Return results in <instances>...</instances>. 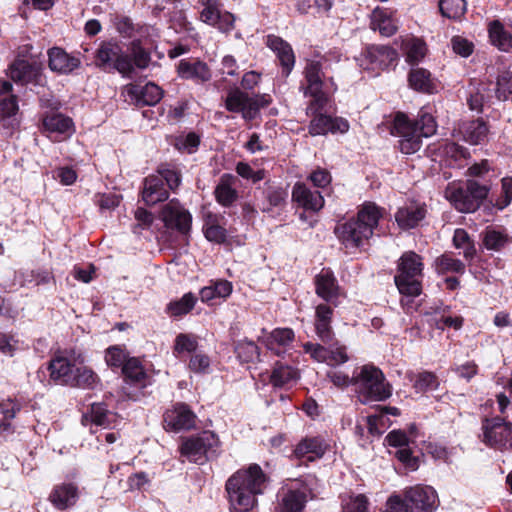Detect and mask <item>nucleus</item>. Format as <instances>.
Masks as SVG:
<instances>
[{"label": "nucleus", "mask_w": 512, "mask_h": 512, "mask_svg": "<svg viewBox=\"0 0 512 512\" xmlns=\"http://www.w3.org/2000/svg\"><path fill=\"white\" fill-rule=\"evenodd\" d=\"M268 477L257 464L240 469L231 475L225 485L231 512H253L256 496L262 494Z\"/></svg>", "instance_id": "nucleus-1"}, {"label": "nucleus", "mask_w": 512, "mask_h": 512, "mask_svg": "<svg viewBox=\"0 0 512 512\" xmlns=\"http://www.w3.org/2000/svg\"><path fill=\"white\" fill-rule=\"evenodd\" d=\"M385 209L373 202H365L358 210L356 217L338 224L334 233L346 249L362 248L378 231L380 220Z\"/></svg>", "instance_id": "nucleus-2"}, {"label": "nucleus", "mask_w": 512, "mask_h": 512, "mask_svg": "<svg viewBox=\"0 0 512 512\" xmlns=\"http://www.w3.org/2000/svg\"><path fill=\"white\" fill-rule=\"evenodd\" d=\"M437 130V124L431 113L421 108L417 119L411 121L402 112L396 113L391 133L399 136V149L404 154L416 153L422 146V137H430Z\"/></svg>", "instance_id": "nucleus-3"}, {"label": "nucleus", "mask_w": 512, "mask_h": 512, "mask_svg": "<svg viewBox=\"0 0 512 512\" xmlns=\"http://www.w3.org/2000/svg\"><path fill=\"white\" fill-rule=\"evenodd\" d=\"M424 263L422 257L414 251L404 252L397 262L395 285L403 296L401 305L407 313L414 310L411 298L422 293Z\"/></svg>", "instance_id": "nucleus-4"}, {"label": "nucleus", "mask_w": 512, "mask_h": 512, "mask_svg": "<svg viewBox=\"0 0 512 512\" xmlns=\"http://www.w3.org/2000/svg\"><path fill=\"white\" fill-rule=\"evenodd\" d=\"M353 386L361 403L384 401L392 394V387L383 372L373 366L364 365L353 373Z\"/></svg>", "instance_id": "nucleus-5"}, {"label": "nucleus", "mask_w": 512, "mask_h": 512, "mask_svg": "<svg viewBox=\"0 0 512 512\" xmlns=\"http://www.w3.org/2000/svg\"><path fill=\"white\" fill-rule=\"evenodd\" d=\"M390 512H433L437 507V494L431 486L416 485L393 494L387 500Z\"/></svg>", "instance_id": "nucleus-6"}, {"label": "nucleus", "mask_w": 512, "mask_h": 512, "mask_svg": "<svg viewBox=\"0 0 512 512\" xmlns=\"http://www.w3.org/2000/svg\"><path fill=\"white\" fill-rule=\"evenodd\" d=\"M303 74L304 82L301 85V90L306 97H311L308 109L313 113L324 109L328 103V91L336 90L333 78H328L331 85V88H328L324 82L325 74L320 60H307Z\"/></svg>", "instance_id": "nucleus-7"}, {"label": "nucleus", "mask_w": 512, "mask_h": 512, "mask_svg": "<svg viewBox=\"0 0 512 512\" xmlns=\"http://www.w3.org/2000/svg\"><path fill=\"white\" fill-rule=\"evenodd\" d=\"M489 193V187L474 180L449 183L445 189L446 199L460 212L477 210Z\"/></svg>", "instance_id": "nucleus-8"}, {"label": "nucleus", "mask_w": 512, "mask_h": 512, "mask_svg": "<svg viewBox=\"0 0 512 512\" xmlns=\"http://www.w3.org/2000/svg\"><path fill=\"white\" fill-rule=\"evenodd\" d=\"M219 439L212 431H203L186 438L180 445L181 456L190 462L203 464L218 454Z\"/></svg>", "instance_id": "nucleus-9"}, {"label": "nucleus", "mask_w": 512, "mask_h": 512, "mask_svg": "<svg viewBox=\"0 0 512 512\" xmlns=\"http://www.w3.org/2000/svg\"><path fill=\"white\" fill-rule=\"evenodd\" d=\"M479 438L489 448L512 451V423L501 416L484 417Z\"/></svg>", "instance_id": "nucleus-10"}, {"label": "nucleus", "mask_w": 512, "mask_h": 512, "mask_svg": "<svg viewBox=\"0 0 512 512\" xmlns=\"http://www.w3.org/2000/svg\"><path fill=\"white\" fill-rule=\"evenodd\" d=\"M95 61L103 69L113 68L125 77H132V60L116 42H102L96 51Z\"/></svg>", "instance_id": "nucleus-11"}, {"label": "nucleus", "mask_w": 512, "mask_h": 512, "mask_svg": "<svg viewBox=\"0 0 512 512\" xmlns=\"http://www.w3.org/2000/svg\"><path fill=\"white\" fill-rule=\"evenodd\" d=\"M197 4L202 7L199 16L202 22L225 34L234 29L235 17L232 13L221 10L220 0H197Z\"/></svg>", "instance_id": "nucleus-12"}, {"label": "nucleus", "mask_w": 512, "mask_h": 512, "mask_svg": "<svg viewBox=\"0 0 512 512\" xmlns=\"http://www.w3.org/2000/svg\"><path fill=\"white\" fill-rule=\"evenodd\" d=\"M121 94L125 102L139 108L154 106L163 97L162 89L152 82H148L145 85L139 83L127 84L123 87Z\"/></svg>", "instance_id": "nucleus-13"}, {"label": "nucleus", "mask_w": 512, "mask_h": 512, "mask_svg": "<svg viewBox=\"0 0 512 512\" xmlns=\"http://www.w3.org/2000/svg\"><path fill=\"white\" fill-rule=\"evenodd\" d=\"M398 54L395 49L386 45H372L366 48L360 59V66L372 72H378L395 66Z\"/></svg>", "instance_id": "nucleus-14"}, {"label": "nucleus", "mask_w": 512, "mask_h": 512, "mask_svg": "<svg viewBox=\"0 0 512 512\" xmlns=\"http://www.w3.org/2000/svg\"><path fill=\"white\" fill-rule=\"evenodd\" d=\"M161 219L165 226L187 234L191 229L192 216L177 199L170 200L161 210Z\"/></svg>", "instance_id": "nucleus-15"}, {"label": "nucleus", "mask_w": 512, "mask_h": 512, "mask_svg": "<svg viewBox=\"0 0 512 512\" xmlns=\"http://www.w3.org/2000/svg\"><path fill=\"white\" fill-rule=\"evenodd\" d=\"M264 43L275 54L281 68V76L287 78L296 63V56L292 46L286 40L274 34L267 35Z\"/></svg>", "instance_id": "nucleus-16"}, {"label": "nucleus", "mask_w": 512, "mask_h": 512, "mask_svg": "<svg viewBox=\"0 0 512 512\" xmlns=\"http://www.w3.org/2000/svg\"><path fill=\"white\" fill-rule=\"evenodd\" d=\"M309 489L300 480L291 481L282 488L280 512H303Z\"/></svg>", "instance_id": "nucleus-17"}, {"label": "nucleus", "mask_w": 512, "mask_h": 512, "mask_svg": "<svg viewBox=\"0 0 512 512\" xmlns=\"http://www.w3.org/2000/svg\"><path fill=\"white\" fill-rule=\"evenodd\" d=\"M42 126L49 133L53 141H62L70 137L74 132L73 120L59 112L49 111L42 116Z\"/></svg>", "instance_id": "nucleus-18"}, {"label": "nucleus", "mask_w": 512, "mask_h": 512, "mask_svg": "<svg viewBox=\"0 0 512 512\" xmlns=\"http://www.w3.org/2000/svg\"><path fill=\"white\" fill-rule=\"evenodd\" d=\"M330 445L322 435L306 436L295 446L293 455L296 459L305 462H314L321 459Z\"/></svg>", "instance_id": "nucleus-19"}, {"label": "nucleus", "mask_w": 512, "mask_h": 512, "mask_svg": "<svg viewBox=\"0 0 512 512\" xmlns=\"http://www.w3.org/2000/svg\"><path fill=\"white\" fill-rule=\"evenodd\" d=\"M195 414L184 403H178L163 415L164 428L168 431L189 430L195 425Z\"/></svg>", "instance_id": "nucleus-20"}, {"label": "nucleus", "mask_w": 512, "mask_h": 512, "mask_svg": "<svg viewBox=\"0 0 512 512\" xmlns=\"http://www.w3.org/2000/svg\"><path fill=\"white\" fill-rule=\"evenodd\" d=\"M294 341L295 333L291 328H275L265 337L264 344L276 356L292 357Z\"/></svg>", "instance_id": "nucleus-21"}, {"label": "nucleus", "mask_w": 512, "mask_h": 512, "mask_svg": "<svg viewBox=\"0 0 512 512\" xmlns=\"http://www.w3.org/2000/svg\"><path fill=\"white\" fill-rule=\"evenodd\" d=\"M11 90L12 84L0 78V129H13L16 125L18 104Z\"/></svg>", "instance_id": "nucleus-22"}, {"label": "nucleus", "mask_w": 512, "mask_h": 512, "mask_svg": "<svg viewBox=\"0 0 512 512\" xmlns=\"http://www.w3.org/2000/svg\"><path fill=\"white\" fill-rule=\"evenodd\" d=\"M321 110L317 112H311L307 108V113L313 115V118L309 125V133L313 136L316 135H325L328 132L331 133H345L349 129V123L346 119L341 117H330L325 114L320 113Z\"/></svg>", "instance_id": "nucleus-23"}, {"label": "nucleus", "mask_w": 512, "mask_h": 512, "mask_svg": "<svg viewBox=\"0 0 512 512\" xmlns=\"http://www.w3.org/2000/svg\"><path fill=\"white\" fill-rule=\"evenodd\" d=\"M292 200L307 211L318 212L324 206V197L305 183L297 182L292 189Z\"/></svg>", "instance_id": "nucleus-24"}, {"label": "nucleus", "mask_w": 512, "mask_h": 512, "mask_svg": "<svg viewBox=\"0 0 512 512\" xmlns=\"http://www.w3.org/2000/svg\"><path fill=\"white\" fill-rule=\"evenodd\" d=\"M333 305L321 303L315 308L314 328L318 339L324 344H331L334 340V331L331 323L333 318Z\"/></svg>", "instance_id": "nucleus-25"}, {"label": "nucleus", "mask_w": 512, "mask_h": 512, "mask_svg": "<svg viewBox=\"0 0 512 512\" xmlns=\"http://www.w3.org/2000/svg\"><path fill=\"white\" fill-rule=\"evenodd\" d=\"M316 294L324 301L336 307L339 296L338 282L333 272L328 268H323L315 277Z\"/></svg>", "instance_id": "nucleus-26"}, {"label": "nucleus", "mask_w": 512, "mask_h": 512, "mask_svg": "<svg viewBox=\"0 0 512 512\" xmlns=\"http://www.w3.org/2000/svg\"><path fill=\"white\" fill-rule=\"evenodd\" d=\"M177 72L180 78L192 80L197 84H203L211 79V70L208 65L196 59H182L178 63Z\"/></svg>", "instance_id": "nucleus-27"}, {"label": "nucleus", "mask_w": 512, "mask_h": 512, "mask_svg": "<svg viewBox=\"0 0 512 512\" xmlns=\"http://www.w3.org/2000/svg\"><path fill=\"white\" fill-rule=\"evenodd\" d=\"M10 77L21 84H39L41 81V69L36 63L24 59H16L9 67Z\"/></svg>", "instance_id": "nucleus-28"}, {"label": "nucleus", "mask_w": 512, "mask_h": 512, "mask_svg": "<svg viewBox=\"0 0 512 512\" xmlns=\"http://www.w3.org/2000/svg\"><path fill=\"white\" fill-rule=\"evenodd\" d=\"M78 487L74 483H61L51 490L48 500L58 510L64 511L74 506L78 500Z\"/></svg>", "instance_id": "nucleus-29"}, {"label": "nucleus", "mask_w": 512, "mask_h": 512, "mask_svg": "<svg viewBox=\"0 0 512 512\" xmlns=\"http://www.w3.org/2000/svg\"><path fill=\"white\" fill-rule=\"evenodd\" d=\"M141 195L145 204L155 205L168 199L169 189L162 177L152 174L144 178Z\"/></svg>", "instance_id": "nucleus-30"}, {"label": "nucleus", "mask_w": 512, "mask_h": 512, "mask_svg": "<svg viewBox=\"0 0 512 512\" xmlns=\"http://www.w3.org/2000/svg\"><path fill=\"white\" fill-rule=\"evenodd\" d=\"M236 184L237 177L232 174L225 173L220 177L214 195L221 206L231 207L238 200L239 194L236 190Z\"/></svg>", "instance_id": "nucleus-31"}, {"label": "nucleus", "mask_w": 512, "mask_h": 512, "mask_svg": "<svg viewBox=\"0 0 512 512\" xmlns=\"http://www.w3.org/2000/svg\"><path fill=\"white\" fill-rule=\"evenodd\" d=\"M49 67L60 74H69L80 66V59L69 55L59 47H53L48 51Z\"/></svg>", "instance_id": "nucleus-32"}, {"label": "nucleus", "mask_w": 512, "mask_h": 512, "mask_svg": "<svg viewBox=\"0 0 512 512\" xmlns=\"http://www.w3.org/2000/svg\"><path fill=\"white\" fill-rule=\"evenodd\" d=\"M458 130L463 140L472 145L483 143L489 132L487 123L483 119L463 121Z\"/></svg>", "instance_id": "nucleus-33"}, {"label": "nucleus", "mask_w": 512, "mask_h": 512, "mask_svg": "<svg viewBox=\"0 0 512 512\" xmlns=\"http://www.w3.org/2000/svg\"><path fill=\"white\" fill-rule=\"evenodd\" d=\"M488 36L491 44L502 52L512 51V30L501 21L493 20L488 24Z\"/></svg>", "instance_id": "nucleus-34"}, {"label": "nucleus", "mask_w": 512, "mask_h": 512, "mask_svg": "<svg viewBox=\"0 0 512 512\" xmlns=\"http://www.w3.org/2000/svg\"><path fill=\"white\" fill-rule=\"evenodd\" d=\"M297 368L277 362L270 375V383L275 388L289 389L295 385L299 379Z\"/></svg>", "instance_id": "nucleus-35"}, {"label": "nucleus", "mask_w": 512, "mask_h": 512, "mask_svg": "<svg viewBox=\"0 0 512 512\" xmlns=\"http://www.w3.org/2000/svg\"><path fill=\"white\" fill-rule=\"evenodd\" d=\"M233 291L232 283L225 279L211 280L209 285L203 287L200 292V300L212 305L216 299H226Z\"/></svg>", "instance_id": "nucleus-36"}, {"label": "nucleus", "mask_w": 512, "mask_h": 512, "mask_svg": "<svg viewBox=\"0 0 512 512\" xmlns=\"http://www.w3.org/2000/svg\"><path fill=\"white\" fill-rule=\"evenodd\" d=\"M426 215V209L421 205H408L398 209L395 214V220L400 228H415Z\"/></svg>", "instance_id": "nucleus-37"}, {"label": "nucleus", "mask_w": 512, "mask_h": 512, "mask_svg": "<svg viewBox=\"0 0 512 512\" xmlns=\"http://www.w3.org/2000/svg\"><path fill=\"white\" fill-rule=\"evenodd\" d=\"M483 246L490 251L500 252L512 243V237L504 229L488 226L481 233Z\"/></svg>", "instance_id": "nucleus-38"}, {"label": "nucleus", "mask_w": 512, "mask_h": 512, "mask_svg": "<svg viewBox=\"0 0 512 512\" xmlns=\"http://www.w3.org/2000/svg\"><path fill=\"white\" fill-rule=\"evenodd\" d=\"M408 82L411 88L418 92L432 94L436 91V80L427 69L412 68L408 75Z\"/></svg>", "instance_id": "nucleus-39"}, {"label": "nucleus", "mask_w": 512, "mask_h": 512, "mask_svg": "<svg viewBox=\"0 0 512 512\" xmlns=\"http://www.w3.org/2000/svg\"><path fill=\"white\" fill-rule=\"evenodd\" d=\"M433 268L438 275H463L466 271L464 262L455 258L452 252H445L436 257Z\"/></svg>", "instance_id": "nucleus-40"}, {"label": "nucleus", "mask_w": 512, "mask_h": 512, "mask_svg": "<svg viewBox=\"0 0 512 512\" xmlns=\"http://www.w3.org/2000/svg\"><path fill=\"white\" fill-rule=\"evenodd\" d=\"M74 370V365L65 357H56L49 364L51 378L65 385H70Z\"/></svg>", "instance_id": "nucleus-41"}, {"label": "nucleus", "mask_w": 512, "mask_h": 512, "mask_svg": "<svg viewBox=\"0 0 512 512\" xmlns=\"http://www.w3.org/2000/svg\"><path fill=\"white\" fill-rule=\"evenodd\" d=\"M20 410L21 404L17 400L8 399L0 403V434L14 431L11 421Z\"/></svg>", "instance_id": "nucleus-42"}, {"label": "nucleus", "mask_w": 512, "mask_h": 512, "mask_svg": "<svg viewBox=\"0 0 512 512\" xmlns=\"http://www.w3.org/2000/svg\"><path fill=\"white\" fill-rule=\"evenodd\" d=\"M371 28L386 37L392 36L397 30L394 20L386 10L381 8H376L372 12Z\"/></svg>", "instance_id": "nucleus-43"}, {"label": "nucleus", "mask_w": 512, "mask_h": 512, "mask_svg": "<svg viewBox=\"0 0 512 512\" xmlns=\"http://www.w3.org/2000/svg\"><path fill=\"white\" fill-rule=\"evenodd\" d=\"M88 417L93 425L103 428L109 427L115 420V414L107 408L105 403H93L89 413L84 415L85 419Z\"/></svg>", "instance_id": "nucleus-44"}, {"label": "nucleus", "mask_w": 512, "mask_h": 512, "mask_svg": "<svg viewBox=\"0 0 512 512\" xmlns=\"http://www.w3.org/2000/svg\"><path fill=\"white\" fill-rule=\"evenodd\" d=\"M446 164L452 168H461L467 165L470 156L469 151L456 144L449 143L445 146Z\"/></svg>", "instance_id": "nucleus-45"}, {"label": "nucleus", "mask_w": 512, "mask_h": 512, "mask_svg": "<svg viewBox=\"0 0 512 512\" xmlns=\"http://www.w3.org/2000/svg\"><path fill=\"white\" fill-rule=\"evenodd\" d=\"M122 372L130 382L145 385L147 373L138 358H129L123 365Z\"/></svg>", "instance_id": "nucleus-46"}, {"label": "nucleus", "mask_w": 512, "mask_h": 512, "mask_svg": "<svg viewBox=\"0 0 512 512\" xmlns=\"http://www.w3.org/2000/svg\"><path fill=\"white\" fill-rule=\"evenodd\" d=\"M234 352L242 363H253L259 360V347L254 341L240 340L235 344Z\"/></svg>", "instance_id": "nucleus-47"}, {"label": "nucleus", "mask_w": 512, "mask_h": 512, "mask_svg": "<svg viewBox=\"0 0 512 512\" xmlns=\"http://www.w3.org/2000/svg\"><path fill=\"white\" fill-rule=\"evenodd\" d=\"M99 382L98 375L87 367L75 368L70 386L93 389Z\"/></svg>", "instance_id": "nucleus-48"}, {"label": "nucleus", "mask_w": 512, "mask_h": 512, "mask_svg": "<svg viewBox=\"0 0 512 512\" xmlns=\"http://www.w3.org/2000/svg\"><path fill=\"white\" fill-rule=\"evenodd\" d=\"M116 29L125 38H132L136 35L144 36L148 32V26L133 23L127 16L116 17Z\"/></svg>", "instance_id": "nucleus-49"}, {"label": "nucleus", "mask_w": 512, "mask_h": 512, "mask_svg": "<svg viewBox=\"0 0 512 512\" xmlns=\"http://www.w3.org/2000/svg\"><path fill=\"white\" fill-rule=\"evenodd\" d=\"M205 238L217 244H222L227 239V230L221 226L216 216H209L203 226Z\"/></svg>", "instance_id": "nucleus-50"}, {"label": "nucleus", "mask_w": 512, "mask_h": 512, "mask_svg": "<svg viewBox=\"0 0 512 512\" xmlns=\"http://www.w3.org/2000/svg\"><path fill=\"white\" fill-rule=\"evenodd\" d=\"M266 203L263 204L261 210L269 212L273 207H282L286 203L288 193L286 189L280 186H270L264 191Z\"/></svg>", "instance_id": "nucleus-51"}, {"label": "nucleus", "mask_w": 512, "mask_h": 512, "mask_svg": "<svg viewBox=\"0 0 512 512\" xmlns=\"http://www.w3.org/2000/svg\"><path fill=\"white\" fill-rule=\"evenodd\" d=\"M197 297L188 292L184 294L179 300L172 301L167 305V312L173 317H181L189 313L195 306Z\"/></svg>", "instance_id": "nucleus-52"}, {"label": "nucleus", "mask_w": 512, "mask_h": 512, "mask_svg": "<svg viewBox=\"0 0 512 512\" xmlns=\"http://www.w3.org/2000/svg\"><path fill=\"white\" fill-rule=\"evenodd\" d=\"M252 97L240 88L231 89L225 99V108L229 112L240 113Z\"/></svg>", "instance_id": "nucleus-53"}, {"label": "nucleus", "mask_w": 512, "mask_h": 512, "mask_svg": "<svg viewBox=\"0 0 512 512\" xmlns=\"http://www.w3.org/2000/svg\"><path fill=\"white\" fill-rule=\"evenodd\" d=\"M200 136L195 132H189L175 137L173 146L181 153L193 154L200 145Z\"/></svg>", "instance_id": "nucleus-54"}, {"label": "nucleus", "mask_w": 512, "mask_h": 512, "mask_svg": "<svg viewBox=\"0 0 512 512\" xmlns=\"http://www.w3.org/2000/svg\"><path fill=\"white\" fill-rule=\"evenodd\" d=\"M129 51L130 54L128 55L132 60L133 68L145 69L148 67L151 61L150 53L142 46L139 39L131 42Z\"/></svg>", "instance_id": "nucleus-55"}, {"label": "nucleus", "mask_w": 512, "mask_h": 512, "mask_svg": "<svg viewBox=\"0 0 512 512\" xmlns=\"http://www.w3.org/2000/svg\"><path fill=\"white\" fill-rule=\"evenodd\" d=\"M197 347L198 341L194 335L180 333L175 338L173 352L177 358H182L185 353H195Z\"/></svg>", "instance_id": "nucleus-56"}, {"label": "nucleus", "mask_w": 512, "mask_h": 512, "mask_svg": "<svg viewBox=\"0 0 512 512\" xmlns=\"http://www.w3.org/2000/svg\"><path fill=\"white\" fill-rule=\"evenodd\" d=\"M392 422L389 417L380 410L376 409V413L367 417L368 431L373 436L382 435L386 429L391 426Z\"/></svg>", "instance_id": "nucleus-57"}, {"label": "nucleus", "mask_w": 512, "mask_h": 512, "mask_svg": "<svg viewBox=\"0 0 512 512\" xmlns=\"http://www.w3.org/2000/svg\"><path fill=\"white\" fill-rule=\"evenodd\" d=\"M406 61L411 64H418L426 54L425 43L417 38L410 39L404 44Z\"/></svg>", "instance_id": "nucleus-58"}, {"label": "nucleus", "mask_w": 512, "mask_h": 512, "mask_svg": "<svg viewBox=\"0 0 512 512\" xmlns=\"http://www.w3.org/2000/svg\"><path fill=\"white\" fill-rule=\"evenodd\" d=\"M439 9L441 14L449 19H458L466 12L465 0H440Z\"/></svg>", "instance_id": "nucleus-59"}, {"label": "nucleus", "mask_w": 512, "mask_h": 512, "mask_svg": "<svg viewBox=\"0 0 512 512\" xmlns=\"http://www.w3.org/2000/svg\"><path fill=\"white\" fill-rule=\"evenodd\" d=\"M495 94L498 100L512 101V71L506 70L498 75Z\"/></svg>", "instance_id": "nucleus-60"}, {"label": "nucleus", "mask_w": 512, "mask_h": 512, "mask_svg": "<svg viewBox=\"0 0 512 512\" xmlns=\"http://www.w3.org/2000/svg\"><path fill=\"white\" fill-rule=\"evenodd\" d=\"M439 386L438 377L429 371L420 372L413 384L417 392H427L436 390Z\"/></svg>", "instance_id": "nucleus-61"}, {"label": "nucleus", "mask_w": 512, "mask_h": 512, "mask_svg": "<svg viewBox=\"0 0 512 512\" xmlns=\"http://www.w3.org/2000/svg\"><path fill=\"white\" fill-rule=\"evenodd\" d=\"M156 175L162 177L163 182L169 190H174L180 185V172L175 167L168 164H162L158 168Z\"/></svg>", "instance_id": "nucleus-62"}, {"label": "nucleus", "mask_w": 512, "mask_h": 512, "mask_svg": "<svg viewBox=\"0 0 512 512\" xmlns=\"http://www.w3.org/2000/svg\"><path fill=\"white\" fill-rule=\"evenodd\" d=\"M487 87L481 83L476 88L472 89L467 98L468 106L471 110L481 111L484 103L488 101L489 95L486 94Z\"/></svg>", "instance_id": "nucleus-63"}, {"label": "nucleus", "mask_w": 512, "mask_h": 512, "mask_svg": "<svg viewBox=\"0 0 512 512\" xmlns=\"http://www.w3.org/2000/svg\"><path fill=\"white\" fill-rule=\"evenodd\" d=\"M512 201V177H504L501 180V194L495 200V207L499 210L506 208Z\"/></svg>", "instance_id": "nucleus-64"}]
</instances>
